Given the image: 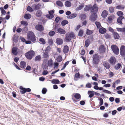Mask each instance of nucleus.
I'll return each instance as SVG.
<instances>
[{"mask_svg": "<svg viewBox=\"0 0 125 125\" xmlns=\"http://www.w3.org/2000/svg\"><path fill=\"white\" fill-rule=\"evenodd\" d=\"M27 39L28 40H30L32 42L35 41L36 40L34 33L31 31H30L28 33Z\"/></svg>", "mask_w": 125, "mask_h": 125, "instance_id": "nucleus-1", "label": "nucleus"}, {"mask_svg": "<svg viewBox=\"0 0 125 125\" xmlns=\"http://www.w3.org/2000/svg\"><path fill=\"white\" fill-rule=\"evenodd\" d=\"M75 37V35L73 32H71L70 33H67L65 35V38L67 41V42L70 41L72 38H74Z\"/></svg>", "mask_w": 125, "mask_h": 125, "instance_id": "nucleus-2", "label": "nucleus"}, {"mask_svg": "<svg viewBox=\"0 0 125 125\" xmlns=\"http://www.w3.org/2000/svg\"><path fill=\"white\" fill-rule=\"evenodd\" d=\"M93 62L94 65L97 64L100 61L99 57L97 54H95L93 56Z\"/></svg>", "mask_w": 125, "mask_h": 125, "instance_id": "nucleus-3", "label": "nucleus"}, {"mask_svg": "<svg viewBox=\"0 0 125 125\" xmlns=\"http://www.w3.org/2000/svg\"><path fill=\"white\" fill-rule=\"evenodd\" d=\"M35 54L34 52L32 50L31 51H29L26 53L25 56L27 59L30 60L34 56Z\"/></svg>", "mask_w": 125, "mask_h": 125, "instance_id": "nucleus-4", "label": "nucleus"}, {"mask_svg": "<svg viewBox=\"0 0 125 125\" xmlns=\"http://www.w3.org/2000/svg\"><path fill=\"white\" fill-rule=\"evenodd\" d=\"M111 48L113 52L116 55H117L119 53V49L118 47L116 45H112L111 46Z\"/></svg>", "mask_w": 125, "mask_h": 125, "instance_id": "nucleus-5", "label": "nucleus"}, {"mask_svg": "<svg viewBox=\"0 0 125 125\" xmlns=\"http://www.w3.org/2000/svg\"><path fill=\"white\" fill-rule=\"evenodd\" d=\"M20 88L21 90L20 92L22 94H24L26 92H30L31 91V90L30 88H23L22 86H20Z\"/></svg>", "mask_w": 125, "mask_h": 125, "instance_id": "nucleus-6", "label": "nucleus"}, {"mask_svg": "<svg viewBox=\"0 0 125 125\" xmlns=\"http://www.w3.org/2000/svg\"><path fill=\"white\" fill-rule=\"evenodd\" d=\"M91 15L89 19L92 22H94L95 21L97 18V13L91 12Z\"/></svg>", "mask_w": 125, "mask_h": 125, "instance_id": "nucleus-7", "label": "nucleus"}, {"mask_svg": "<svg viewBox=\"0 0 125 125\" xmlns=\"http://www.w3.org/2000/svg\"><path fill=\"white\" fill-rule=\"evenodd\" d=\"M91 12L97 13L98 8L96 4H94L92 6H91Z\"/></svg>", "mask_w": 125, "mask_h": 125, "instance_id": "nucleus-8", "label": "nucleus"}, {"mask_svg": "<svg viewBox=\"0 0 125 125\" xmlns=\"http://www.w3.org/2000/svg\"><path fill=\"white\" fill-rule=\"evenodd\" d=\"M120 53L122 57L125 56V46L122 45L120 49Z\"/></svg>", "mask_w": 125, "mask_h": 125, "instance_id": "nucleus-9", "label": "nucleus"}, {"mask_svg": "<svg viewBox=\"0 0 125 125\" xmlns=\"http://www.w3.org/2000/svg\"><path fill=\"white\" fill-rule=\"evenodd\" d=\"M18 49V48L16 46L13 47L11 51V52L14 55H17L18 53L17 50Z\"/></svg>", "mask_w": 125, "mask_h": 125, "instance_id": "nucleus-10", "label": "nucleus"}, {"mask_svg": "<svg viewBox=\"0 0 125 125\" xmlns=\"http://www.w3.org/2000/svg\"><path fill=\"white\" fill-rule=\"evenodd\" d=\"M35 28L36 30L40 31H43L44 30V28L40 24L36 25L35 26Z\"/></svg>", "mask_w": 125, "mask_h": 125, "instance_id": "nucleus-11", "label": "nucleus"}, {"mask_svg": "<svg viewBox=\"0 0 125 125\" xmlns=\"http://www.w3.org/2000/svg\"><path fill=\"white\" fill-rule=\"evenodd\" d=\"M109 62L111 65H115L116 62V59L114 57H112L110 59Z\"/></svg>", "mask_w": 125, "mask_h": 125, "instance_id": "nucleus-12", "label": "nucleus"}, {"mask_svg": "<svg viewBox=\"0 0 125 125\" xmlns=\"http://www.w3.org/2000/svg\"><path fill=\"white\" fill-rule=\"evenodd\" d=\"M56 42L58 45H61L63 43V41L60 38H57L56 40Z\"/></svg>", "mask_w": 125, "mask_h": 125, "instance_id": "nucleus-13", "label": "nucleus"}, {"mask_svg": "<svg viewBox=\"0 0 125 125\" xmlns=\"http://www.w3.org/2000/svg\"><path fill=\"white\" fill-rule=\"evenodd\" d=\"M103 66L106 69H109L110 67V64L106 61H104L103 63Z\"/></svg>", "mask_w": 125, "mask_h": 125, "instance_id": "nucleus-14", "label": "nucleus"}, {"mask_svg": "<svg viewBox=\"0 0 125 125\" xmlns=\"http://www.w3.org/2000/svg\"><path fill=\"white\" fill-rule=\"evenodd\" d=\"M20 67L21 68H24L26 67V63L23 61H21L20 62Z\"/></svg>", "mask_w": 125, "mask_h": 125, "instance_id": "nucleus-15", "label": "nucleus"}, {"mask_svg": "<svg viewBox=\"0 0 125 125\" xmlns=\"http://www.w3.org/2000/svg\"><path fill=\"white\" fill-rule=\"evenodd\" d=\"M108 15V12L106 10H104L101 14V16L103 18H106Z\"/></svg>", "mask_w": 125, "mask_h": 125, "instance_id": "nucleus-16", "label": "nucleus"}, {"mask_svg": "<svg viewBox=\"0 0 125 125\" xmlns=\"http://www.w3.org/2000/svg\"><path fill=\"white\" fill-rule=\"evenodd\" d=\"M69 50V48L67 45L65 46L63 48V52L64 53H67Z\"/></svg>", "mask_w": 125, "mask_h": 125, "instance_id": "nucleus-17", "label": "nucleus"}, {"mask_svg": "<svg viewBox=\"0 0 125 125\" xmlns=\"http://www.w3.org/2000/svg\"><path fill=\"white\" fill-rule=\"evenodd\" d=\"M106 31V29L103 27L100 28L99 29V33L102 34L105 33Z\"/></svg>", "mask_w": 125, "mask_h": 125, "instance_id": "nucleus-18", "label": "nucleus"}, {"mask_svg": "<svg viewBox=\"0 0 125 125\" xmlns=\"http://www.w3.org/2000/svg\"><path fill=\"white\" fill-rule=\"evenodd\" d=\"M57 30L61 34H64L66 33V31L65 30L60 28H58Z\"/></svg>", "mask_w": 125, "mask_h": 125, "instance_id": "nucleus-19", "label": "nucleus"}, {"mask_svg": "<svg viewBox=\"0 0 125 125\" xmlns=\"http://www.w3.org/2000/svg\"><path fill=\"white\" fill-rule=\"evenodd\" d=\"M123 19H124V18L123 16H120V17H119L117 19V23L121 24H122L123 23L122 20Z\"/></svg>", "mask_w": 125, "mask_h": 125, "instance_id": "nucleus-20", "label": "nucleus"}, {"mask_svg": "<svg viewBox=\"0 0 125 125\" xmlns=\"http://www.w3.org/2000/svg\"><path fill=\"white\" fill-rule=\"evenodd\" d=\"M41 7V5L39 4L34 5L33 6V8L34 9L36 10L39 9Z\"/></svg>", "mask_w": 125, "mask_h": 125, "instance_id": "nucleus-21", "label": "nucleus"}, {"mask_svg": "<svg viewBox=\"0 0 125 125\" xmlns=\"http://www.w3.org/2000/svg\"><path fill=\"white\" fill-rule=\"evenodd\" d=\"M113 35L115 39H118L119 38L120 36L116 32H113Z\"/></svg>", "mask_w": 125, "mask_h": 125, "instance_id": "nucleus-22", "label": "nucleus"}, {"mask_svg": "<svg viewBox=\"0 0 125 125\" xmlns=\"http://www.w3.org/2000/svg\"><path fill=\"white\" fill-rule=\"evenodd\" d=\"M88 94L89 95V97L91 98L93 97L94 95V91L90 90L89 91Z\"/></svg>", "mask_w": 125, "mask_h": 125, "instance_id": "nucleus-23", "label": "nucleus"}, {"mask_svg": "<svg viewBox=\"0 0 125 125\" xmlns=\"http://www.w3.org/2000/svg\"><path fill=\"white\" fill-rule=\"evenodd\" d=\"M65 7H69L72 5L71 3L68 1H66L65 3Z\"/></svg>", "mask_w": 125, "mask_h": 125, "instance_id": "nucleus-24", "label": "nucleus"}, {"mask_svg": "<svg viewBox=\"0 0 125 125\" xmlns=\"http://www.w3.org/2000/svg\"><path fill=\"white\" fill-rule=\"evenodd\" d=\"M80 74L78 72L75 73L74 78V80L75 81H77L78 80V79L77 78H79Z\"/></svg>", "mask_w": 125, "mask_h": 125, "instance_id": "nucleus-25", "label": "nucleus"}, {"mask_svg": "<svg viewBox=\"0 0 125 125\" xmlns=\"http://www.w3.org/2000/svg\"><path fill=\"white\" fill-rule=\"evenodd\" d=\"M91 8H92L91 6L86 5L84 9V11H88L90 10H91Z\"/></svg>", "mask_w": 125, "mask_h": 125, "instance_id": "nucleus-26", "label": "nucleus"}, {"mask_svg": "<svg viewBox=\"0 0 125 125\" xmlns=\"http://www.w3.org/2000/svg\"><path fill=\"white\" fill-rule=\"evenodd\" d=\"M77 16V14L76 13H72L69 16L68 18L70 19H71L76 17Z\"/></svg>", "mask_w": 125, "mask_h": 125, "instance_id": "nucleus-27", "label": "nucleus"}, {"mask_svg": "<svg viewBox=\"0 0 125 125\" xmlns=\"http://www.w3.org/2000/svg\"><path fill=\"white\" fill-rule=\"evenodd\" d=\"M56 4L59 7H62L63 6V4L61 1L58 0L56 1Z\"/></svg>", "mask_w": 125, "mask_h": 125, "instance_id": "nucleus-28", "label": "nucleus"}, {"mask_svg": "<svg viewBox=\"0 0 125 125\" xmlns=\"http://www.w3.org/2000/svg\"><path fill=\"white\" fill-rule=\"evenodd\" d=\"M60 82L57 79H54L52 80V83L53 84H58Z\"/></svg>", "mask_w": 125, "mask_h": 125, "instance_id": "nucleus-29", "label": "nucleus"}, {"mask_svg": "<svg viewBox=\"0 0 125 125\" xmlns=\"http://www.w3.org/2000/svg\"><path fill=\"white\" fill-rule=\"evenodd\" d=\"M68 22L67 20H64L62 21L61 24L62 26H64L66 24H68Z\"/></svg>", "mask_w": 125, "mask_h": 125, "instance_id": "nucleus-30", "label": "nucleus"}, {"mask_svg": "<svg viewBox=\"0 0 125 125\" xmlns=\"http://www.w3.org/2000/svg\"><path fill=\"white\" fill-rule=\"evenodd\" d=\"M42 12L41 10H38L36 12V15L38 17H40L42 15Z\"/></svg>", "mask_w": 125, "mask_h": 125, "instance_id": "nucleus-31", "label": "nucleus"}, {"mask_svg": "<svg viewBox=\"0 0 125 125\" xmlns=\"http://www.w3.org/2000/svg\"><path fill=\"white\" fill-rule=\"evenodd\" d=\"M53 62L52 59L48 60V65L49 66L52 67L53 65Z\"/></svg>", "mask_w": 125, "mask_h": 125, "instance_id": "nucleus-32", "label": "nucleus"}, {"mask_svg": "<svg viewBox=\"0 0 125 125\" xmlns=\"http://www.w3.org/2000/svg\"><path fill=\"white\" fill-rule=\"evenodd\" d=\"M42 58L41 56L39 55L36 56L35 58L34 61H40L41 60Z\"/></svg>", "mask_w": 125, "mask_h": 125, "instance_id": "nucleus-33", "label": "nucleus"}, {"mask_svg": "<svg viewBox=\"0 0 125 125\" xmlns=\"http://www.w3.org/2000/svg\"><path fill=\"white\" fill-rule=\"evenodd\" d=\"M74 97L77 100L80 99L81 98L80 95V94L78 93L75 94L74 96Z\"/></svg>", "mask_w": 125, "mask_h": 125, "instance_id": "nucleus-34", "label": "nucleus"}, {"mask_svg": "<svg viewBox=\"0 0 125 125\" xmlns=\"http://www.w3.org/2000/svg\"><path fill=\"white\" fill-rule=\"evenodd\" d=\"M31 17V15L29 14H26L24 16V18L27 19H29Z\"/></svg>", "mask_w": 125, "mask_h": 125, "instance_id": "nucleus-35", "label": "nucleus"}, {"mask_svg": "<svg viewBox=\"0 0 125 125\" xmlns=\"http://www.w3.org/2000/svg\"><path fill=\"white\" fill-rule=\"evenodd\" d=\"M121 67V64L120 63H118L115 66L114 68L116 70H118L120 69Z\"/></svg>", "mask_w": 125, "mask_h": 125, "instance_id": "nucleus-36", "label": "nucleus"}, {"mask_svg": "<svg viewBox=\"0 0 125 125\" xmlns=\"http://www.w3.org/2000/svg\"><path fill=\"white\" fill-rule=\"evenodd\" d=\"M90 40L89 39H87L85 41V47H87L90 45Z\"/></svg>", "mask_w": 125, "mask_h": 125, "instance_id": "nucleus-37", "label": "nucleus"}, {"mask_svg": "<svg viewBox=\"0 0 125 125\" xmlns=\"http://www.w3.org/2000/svg\"><path fill=\"white\" fill-rule=\"evenodd\" d=\"M117 30L118 31H120L123 32H125V28H116Z\"/></svg>", "mask_w": 125, "mask_h": 125, "instance_id": "nucleus-38", "label": "nucleus"}, {"mask_svg": "<svg viewBox=\"0 0 125 125\" xmlns=\"http://www.w3.org/2000/svg\"><path fill=\"white\" fill-rule=\"evenodd\" d=\"M46 16L47 18L49 19H52L54 16L53 14L52 15L49 14H47Z\"/></svg>", "mask_w": 125, "mask_h": 125, "instance_id": "nucleus-39", "label": "nucleus"}, {"mask_svg": "<svg viewBox=\"0 0 125 125\" xmlns=\"http://www.w3.org/2000/svg\"><path fill=\"white\" fill-rule=\"evenodd\" d=\"M48 52H45L43 53V56L44 58H47L49 57Z\"/></svg>", "mask_w": 125, "mask_h": 125, "instance_id": "nucleus-40", "label": "nucleus"}, {"mask_svg": "<svg viewBox=\"0 0 125 125\" xmlns=\"http://www.w3.org/2000/svg\"><path fill=\"white\" fill-rule=\"evenodd\" d=\"M56 60L57 62H60L62 60V56L60 55H59L56 58Z\"/></svg>", "mask_w": 125, "mask_h": 125, "instance_id": "nucleus-41", "label": "nucleus"}, {"mask_svg": "<svg viewBox=\"0 0 125 125\" xmlns=\"http://www.w3.org/2000/svg\"><path fill=\"white\" fill-rule=\"evenodd\" d=\"M98 100L99 101V105L100 106H101L103 105V99L101 97H98Z\"/></svg>", "mask_w": 125, "mask_h": 125, "instance_id": "nucleus-42", "label": "nucleus"}, {"mask_svg": "<svg viewBox=\"0 0 125 125\" xmlns=\"http://www.w3.org/2000/svg\"><path fill=\"white\" fill-rule=\"evenodd\" d=\"M93 32V31L87 29L86 34L87 35H90L92 34Z\"/></svg>", "mask_w": 125, "mask_h": 125, "instance_id": "nucleus-43", "label": "nucleus"}, {"mask_svg": "<svg viewBox=\"0 0 125 125\" xmlns=\"http://www.w3.org/2000/svg\"><path fill=\"white\" fill-rule=\"evenodd\" d=\"M83 31L82 30L80 29L78 35L80 37H81L83 36Z\"/></svg>", "mask_w": 125, "mask_h": 125, "instance_id": "nucleus-44", "label": "nucleus"}, {"mask_svg": "<svg viewBox=\"0 0 125 125\" xmlns=\"http://www.w3.org/2000/svg\"><path fill=\"white\" fill-rule=\"evenodd\" d=\"M55 33L54 31H50L49 33V35L51 37L53 36L55 34Z\"/></svg>", "mask_w": 125, "mask_h": 125, "instance_id": "nucleus-45", "label": "nucleus"}, {"mask_svg": "<svg viewBox=\"0 0 125 125\" xmlns=\"http://www.w3.org/2000/svg\"><path fill=\"white\" fill-rule=\"evenodd\" d=\"M86 15L84 14H82L80 16L81 20L82 21H83L86 19Z\"/></svg>", "mask_w": 125, "mask_h": 125, "instance_id": "nucleus-46", "label": "nucleus"}, {"mask_svg": "<svg viewBox=\"0 0 125 125\" xmlns=\"http://www.w3.org/2000/svg\"><path fill=\"white\" fill-rule=\"evenodd\" d=\"M21 24L24 26H27L28 25V23L27 21H22L21 22Z\"/></svg>", "mask_w": 125, "mask_h": 125, "instance_id": "nucleus-47", "label": "nucleus"}, {"mask_svg": "<svg viewBox=\"0 0 125 125\" xmlns=\"http://www.w3.org/2000/svg\"><path fill=\"white\" fill-rule=\"evenodd\" d=\"M116 14L119 17L120 16H123L124 15V14L123 12L121 11H117Z\"/></svg>", "mask_w": 125, "mask_h": 125, "instance_id": "nucleus-48", "label": "nucleus"}, {"mask_svg": "<svg viewBox=\"0 0 125 125\" xmlns=\"http://www.w3.org/2000/svg\"><path fill=\"white\" fill-rule=\"evenodd\" d=\"M95 24L98 29H100L101 26L100 23L98 21L95 22Z\"/></svg>", "mask_w": 125, "mask_h": 125, "instance_id": "nucleus-49", "label": "nucleus"}, {"mask_svg": "<svg viewBox=\"0 0 125 125\" xmlns=\"http://www.w3.org/2000/svg\"><path fill=\"white\" fill-rule=\"evenodd\" d=\"M48 44L50 46H52L53 44V41L52 39H49L48 41Z\"/></svg>", "mask_w": 125, "mask_h": 125, "instance_id": "nucleus-50", "label": "nucleus"}, {"mask_svg": "<svg viewBox=\"0 0 125 125\" xmlns=\"http://www.w3.org/2000/svg\"><path fill=\"white\" fill-rule=\"evenodd\" d=\"M69 63V61H67L64 64L63 66V67L61 69V70H62L63 69H64L66 67V66Z\"/></svg>", "mask_w": 125, "mask_h": 125, "instance_id": "nucleus-51", "label": "nucleus"}, {"mask_svg": "<svg viewBox=\"0 0 125 125\" xmlns=\"http://www.w3.org/2000/svg\"><path fill=\"white\" fill-rule=\"evenodd\" d=\"M27 11L30 12H32L33 11V10L32 8L31 7L29 6L27 8Z\"/></svg>", "mask_w": 125, "mask_h": 125, "instance_id": "nucleus-52", "label": "nucleus"}, {"mask_svg": "<svg viewBox=\"0 0 125 125\" xmlns=\"http://www.w3.org/2000/svg\"><path fill=\"white\" fill-rule=\"evenodd\" d=\"M84 5L83 4L80 5L79 7L77 8V10H79L82 9L84 7Z\"/></svg>", "mask_w": 125, "mask_h": 125, "instance_id": "nucleus-53", "label": "nucleus"}, {"mask_svg": "<svg viewBox=\"0 0 125 125\" xmlns=\"http://www.w3.org/2000/svg\"><path fill=\"white\" fill-rule=\"evenodd\" d=\"M47 91V89L45 88H43L42 90V92L43 94H45L46 93Z\"/></svg>", "mask_w": 125, "mask_h": 125, "instance_id": "nucleus-54", "label": "nucleus"}, {"mask_svg": "<svg viewBox=\"0 0 125 125\" xmlns=\"http://www.w3.org/2000/svg\"><path fill=\"white\" fill-rule=\"evenodd\" d=\"M39 41L41 42L43 44H45L46 43L45 40L43 38H40L39 40Z\"/></svg>", "mask_w": 125, "mask_h": 125, "instance_id": "nucleus-55", "label": "nucleus"}, {"mask_svg": "<svg viewBox=\"0 0 125 125\" xmlns=\"http://www.w3.org/2000/svg\"><path fill=\"white\" fill-rule=\"evenodd\" d=\"M109 10L110 13H113L114 11V8L112 7H109Z\"/></svg>", "mask_w": 125, "mask_h": 125, "instance_id": "nucleus-56", "label": "nucleus"}, {"mask_svg": "<svg viewBox=\"0 0 125 125\" xmlns=\"http://www.w3.org/2000/svg\"><path fill=\"white\" fill-rule=\"evenodd\" d=\"M19 36H14L13 38V41L16 42H17L18 40Z\"/></svg>", "mask_w": 125, "mask_h": 125, "instance_id": "nucleus-57", "label": "nucleus"}, {"mask_svg": "<svg viewBox=\"0 0 125 125\" xmlns=\"http://www.w3.org/2000/svg\"><path fill=\"white\" fill-rule=\"evenodd\" d=\"M51 49V47L49 46H48L46 48L45 50V51L49 53Z\"/></svg>", "mask_w": 125, "mask_h": 125, "instance_id": "nucleus-58", "label": "nucleus"}, {"mask_svg": "<svg viewBox=\"0 0 125 125\" xmlns=\"http://www.w3.org/2000/svg\"><path fill=\"white\" fill-rule=\"evenodd\" d=\"M116 8L117 9H123L124 8V7L122 6L121 5H118L116 6Z\"/></svg>", "mask_w": 125, "mask_h": 125, "instance_id": "nucleus-59", "label": "nucleus"}, {"mask_svg": "<svg viewBox=\"0 0 125 125\" xmlns=\"http://www.w3.org/2000/svg\"><path fill=\"white\" fill-rule=\"evenodd\" d=\"M22 31L26 32L28 31V28L27 26H25L22 29Z\"/></svg>", "mask_w": 125, "mask_h": 125, "instance_id": "nucleus-60", "label": "nucleus"}, {"mask_svg": "<svg viewBox=\"0 0 125 125\" xmlns=\"http://www.w3.org/2000/svg\"><path fill=\"white\" fill-rule=\"evenodd\" d=\"M102 91L103 92L106 94H111V92L106 90H103Z\"/></svg>", "mask_w": 125, "mask_h": 125, "instance_id": "nucleus-61", "label": "nucleus"}, {"mask_svg": "<svg viewBox=\"0 0 125 125\" xmlns=\"http://www.w3.org/2000/svg\"><path fill=\"white\" fill-rule=\"evenodd\" d=\"M92 87V85L91 83H88L86 85V87L87 88H90Z\"/></svg>", "mask_w": 125, "mask_h": 125, "instance_id": "nucleus-62", "label": "nucleus"}, {"mask_svg": "<svg viewBox=\"0 0 125 125\" xmlns=\"http://www.w3.org/2000/svg\"><path fill=\"white\" fill-rule=\"evenodd\" d=\"M105 2L108 4H111L112 2V0H105Z\"/></svg>", "mask_w": 125, "mask_h": 125, "instance_id": "nucleus-63", "label": "nucleus"}, {"mask_svg": "<svg viewBox=\"0 0 125 125\" xmlns=\"http://www.w3.org/2000/svg\"><path fill=\"white\" fill-rule=\"evenodd\" d=\"M48 65H47L46 64H45L43 66V69H44L46 70L48 69Z\"/></svg>", "mask_w": 125, "mask_h": 125, "instance_id": "nucleus-64", "label": "nucleus"}]
</instances>
